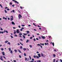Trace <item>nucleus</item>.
Returning <instances> with one entry per match:
<instances>
[{
	"label": "nucleus",
	"instance_id": "nucleus-18",
	"mask_svg": "<svg viewBox=\"0 0 62 62\" xmlns=\"http://www.w3.org/2000/svg\"><path fill=\"white\" fill-rule=\"evenodd\" d=\"M29 41V40H27V41L26 42V43H27Z\"/></svg>",
	"mask_w": 62,
	"mask_h": 62
},
{
	"label": "nucleus",
	"instance_id": "nucleus-53",
	"mask_svg": "<svg viewBox=\"0 0 62 62\" xmlns=\"http://www.w3.org/2000/svg\"><path fill=\"white\" fill-rule=\"evenodd\" d=\"M34 58H36V55L34 56Z\"/></svg>",
	"mask_w": 62,
	"mask_h": 62
},
{
	"label": "nucleus",
	"instance_id": "nucleus-5",
	"mask_svg": "<svg viewBox=\"0 0 62 62\" xmlns=\"http://www.w3.org/2000/svg\"><path fill=\"white\" fill-rule=\"evenodd\" d=\"M37 45L38 46H40V47H41L42 48V46H41L40 45V44H37Z\"/></svg>",
	"mask_w": 62,
	"mask_h": 62
},
{
	"label": "nucleus",
	"instance_id": "nucleus-43",
	"mask_svg": "<svg viewBox=\"0 0 62 62\" xmlns=\"http://www.w3.org/2000/svg\"><path fill=\"white\" fill-rule=\"evenodd\" d=\"M33 40L34 41H36V39H35L34 38L33 39Z\"/></svg>",
	"mask_w": 62,
	"mask_h": 62
},
{
	"label": "nucleus",
	"instance_id": "nucleus-16",
	"mask_svg": "<svg viewBox=\"0 0 62 62\" xmlns=\"http://www.w3.org/2000/svg\"><path fill=\"white\" fill-rule=\"evenodd\" d=\"M8 49L9 51H11V48H9Z\"/></svg>",
	"mask_w": 62,
	"mask_h": 62
},
{
	"label": "nucleus",
	"instance_id": "nucleus-63",
	"mask_svg": "<svg viewBox=\"0 0 62 62\" xmlns=\"http://www.w3.org/2000/svg\"><path fill=\"white\" fill-rule=\"evenodd\" d=\"M14 62H16V60H14Z\"/></svg>",
	"mask_w": 62,
	"mask_h": 62
},
{
	"label": "nucleus",
	"instance_id": "nucleus-31",
	"mask_svg": "<svg viewBox=\"0 0 62 62\" xmlns=\"http://www.w3.org/2000/svg\"><path fill=\"white\" fill-rule=\"evenodd\" d=\"M23 34L24 35H25V36L27 35V34H26V33H23Z\"/></svg>",
	"mask_w": 62,
	"mask_h": 62
},
{
	"label": "nucleus",
	"instance_id": "nucleus-24",
	"mask_svg": "<svg viewBox=\"0 0 62 62\" xmlns=\"http://www.w3.org/2000/svg\"><path fill=\"white\" fill-rule=\"evenodd\" d=\"M29 57L30 58V60H31V56H29Z\"/></svg>",
	"mask_w": 62,
	"mask_h": 62
},
{
	"label": "nucleus",
	"instance_id": "nucleus-28",
	"mask_svg": "<svg viewBox=\"0 0 62 62\" xmlns=\"http://www.w3.org/2000/svg\"><path fill=\"white\" fill-rule=\"evenodd\" d=\"M23 37V38H24V39H25V36H24V35H22Z\"/></svg>",
	"mask_w": 62,
	"mask_h": 62
},
{
	"label": "nucleus",
	"instance_id": "nucleus-33",
	"mask_svg": "<svg viewBox=\"0 0 62 62\" xmlns=\"http://www.w3.org/2000/svg\"><path fill=\"white\" fill-rule=\"evenodd\" d=\"M19 56L20 58H22V56H21V55H19Z\"/></svg>",
	"mask_w": 62,
	"mask_h": 62
},
{
	"label": "nucleus",
	"instance_id": "nucleus-50",
	"mask_svg": "<svg viewBox=\"0 0 62 62\" xmlns=\"http://www.w3.org/2000/svg\"><path fill=\"white\" fill-rule=\"evenodd\" d=\"M33 25H34L35 26H36V25H35V23H33Z\"/></svg>",
	"mask_w": 62,
	"mask_h": 62
},
{
	"label": "nucleus",
	"instance_id": "nucleus-60",
	"mask_svg": "<svg viewBox=\"0 0 62 62\" xmlns=\"http://www.w3.org/2000/svg\"><path fill=\"white\" fill-rule=\"evenodd\" d=\"M22 26L23 27V26H24V25H22Z\"/></svg>",
	"mask_w": 62,
	"mask_h": 62
},
{
	"label": "nucleus",
	"instance_id": "nucleus-11",
	"mask_svg": "<svg viewBox=\"0 0 62 62\" xmlns=\"http://www.w3.org/2000/svg\"><path fill=\"white\" fill-rule=\"evenodd\" d=\"M18 52H19V53H22V52L20 51V50L19 49H18Z\"/></svg>",
	"mask_w": 62,
	"mask_h": 62
},
{
	"label": "nucleus",
	"instance_id": "nucleus-8",
	"mask_svg": "<svg viewBox=\"0 0 62 62\" xmlns=\"http://www.w3.org/2000/svg\"><path fill=\"white\" fill-rule=\"evenodd\" d=\"M2 54L3 55H5V53L4 52H2Z\"/></svg>",
	"mask_w": 62,
	"mask_h": 62
},
{
	"label": "nucleus",
	"instance_id": "nucleus-37",
	"mask_svg": "<svg viewBox=\"0 0 62 62\" xmlns=\"http://www.w3.org/2000/svg\"><path fill=\"white\" fill-rule=\"evenodd\" d=\"M55 56H56L55 55V54L53 55V57H55Z\"/></svg>",
	"mask_w": 62,
	"mask_h": 62
},
{
	"label": "nucleus",
	"instance_id": "nucleus-2",
	"mask_svg": "<svg viewBox=\"0 0 62 62\" xmlns=\"http://www.w3.org/2000/svg\"><path fill=\"white\" fill-rule=\"evenodd\" d=\"M11 17L12 18H10V21H13V16H11Z\"/></svg>",
	"mask_w": 62,
	"mask_h": 62
},
{
	"label": "nucleus",
	"instance_id": "nucleus-62",
	"mask_svg": "<svg viewBox=\"0 0 62 62\" xmlns=\"http://www.w3.org/2000/svg\"><path fill=\"white\" fill-rule=\"evenodd\" d=\"M15 11V10H13V12H14Z\"/></svg>",
	"mask_w": 62,
	"mask_h": 62
},
{
	"label": "nucleus",
	"instance_id": "nucleus-20",
	"mask_svg": "<svg viewBox=\"0 0 62 62\" xmlns=\"http://www.w3.org/2000/svg\"><path fill=\"white\" fill-rule=\"evenodd\" d=\"M36 57L37 58H39V56H38V55L36 56Z\"/></svg>",
	"mask_w": 62,
	"mask_h": 62
},
{
	"label": "nucleus",
	"instance_id": "nucleus-61",
	"mask_svg": "<svg viewBox=\"0 0 62 62\" xmlns=\"http://www.w3.org/2000/svg\"><path fill=\"white\" fill-rule=\"evenodd\" d=\"M60 61L61 62H62V60H61V59L60 60Z\"/></svg>",
	"mask_w": 62,
	"mask_h": 62
},
{
	"label": "nucleus",
	"instance_id": "nucleus-15",
	"mask_svg": "<svg viewBox=\"0 0 62 62\" xmlns=\"http://www.w3.org/2000/svg\"><path fill=\"white\" fill-rule=\"evenodd\" d=\"M14 34H15L16 33V31L14 30Z\"/></svg>",
	"mask_w": 62,
	"mask_h": 62
},
{
	"label": "nucleus",
	"instance_id": "nucleus-3",
	"mask_svg": "<svg viewBox=\"0 0 62 62\" xmlns=\"http://www.w3.org/2000/svg\"><path fill=\"white\" fill-rule=\"evenodd\" d=\"M0 59H1V60L2 61H3V56H0Z\"/></svg>",
	"mask_w": 62,
	"mask_h": 62
},
{
	"label": "nucleus",
	"instance_id": "nucleus-32",
	"mask_svg": "<svg viewBox=\"0 0 62 62\" xmlns=\"http://www.w3.org/2000/svg\"><path fill=\"white\" fill-rule=\"evenodd\" d=\"M26 32H27V33H29L30 32L29 31H27Z\"/></svg>",
	"mask_w": 62,
	"mask_h": 62
},
{
	"label": "nucleus",
	"instance_id": "nucleus-41",
	"mask_svg": "<svg viewBox=\"0 0 62 62\" xmlns=\"http://www.w3.org/2000/svg\"><path fill=\"white\" fill-rule=\"evenodd\" d=\"M7 10L8 11V10H9V9L8 8L7 9Z\"/></svg>",
	"mask_w": 62,
	"mask_h": 62
},
{
	"label": "nucleus",
	"instance_id": "nucleus-27",
	"mask_svg": "<svg viewBox=\"0 0 62 62\" xmlns=\"http://www.w3.org/2000/svg\"><path fill=\"white\" fill-rule=\"evenodd\" d=\"M41 55L42 56H44V55H43V54L42 53H41Z\"/></svg>",
	"mask_w": 62,
	"mask_h": 62
},
{
	"label": "nucleus",
	"instance_id": "nucleus-49",
	"mask_svg": "<svg viewBox=\"0 0 62 62\" xmlns=\"http://www.w3.org/2000/svg\"><path fill=\"white\" fill-rule=\"evenodd\" d=\"M22 30H23V29H21L20 30V31H22Z\"/></svg>",
	"mask_w": 62,
	"mask_h": 62
},
{
	"label": "nucleus",
	"instance_id": "nucleus-48",
	"mask_svg": "<svg viewBox=\"0 0 62 62\" xmlns=\"http://www.w3.org/2000/svg\"><path fill=\"white\" fill-rule=\"evenodd\" d=\"M1 50L2 51H3V50H4V49H3V48H1Z\"/></svg>",
	"mask_w": 62,
	"mask_h": 62
},
{
	"label": "nucleus",
	"instance_id": "nucleus-45",
	"mask_svg": "<svg viewBox=\"0 0 62 62\" xmlns=\"http://www.w3.org/2000/svg\"><path fill=\"white\" fill-rule=\"evenodd\" d=\"M20 8L21 9H22V8H23L22 7V6L20 7Z\"/></svg>",
	"mask_w": 62,
	"mask_h": 62
},
{
	"label": "nucleus",
	"instance_id": "nucleus-54",
	"mask_svg": "<svg viewBox=\"0 0 62 62\" xmlns=\"http://www.w3.org/2000/svg\"><path fill=\"white\" fill-rule=\"evenodd\" d=\"M19 35H22V34L21 33H20L19 34Z\"/></svg>",
	"mask_w": 62,
	"mask_h": 62
},
{
	"label": "nucleus",
	"instance_id": "nucleus-6",
	"mask_svg": "<svg viewBox=\"0 0 62 62\" xmlns=\"http://www.w3.org/2000/svg\"><path fill=\"white\" fill-rule=\"evenodd\" d=\"M12 24H13V25H15V23H14V22L12 21Z\"/></svg>",
	"mask_w": 62,
	"mask_h": 62
},
{
	"label": "nucleus",
	"instance_id": "nucleus-29",
	"mask_svg": "<svg viewBox=\"0 0 62 62\" xmlns=\"http://www.w3.org/2000/svg\"><path fill=\"white\" fill-rule=\"evenodd\" d=\"M24 56H26V54L25 53H24Z\"/></svg>",
	"mask_w": 62,
	"mask_h": 62
},
{
	"label": "nucleus",
	"instance_id": "nucleus-22",
	"mask_svg": "<svg viewBox=\"0 0 62 62\" xmlns=\"http://www.w3.org/2000/svg\"><path fill=\"white\" fill-rule=\"evenodd\" d=\"M7 44H9V45H10V43L9 42H8V43H7Z\"/></svg>",
	"mask_w": 62,
	"mask_h": 62
},
{
	"label": "nucleus",
	"instance_id": "nucleus-12",
	"mask_svg": "<svg viewBox=\"0 0 62 62\" xmlns=\"http://www.w3.org/2000/svg\"><path fill=\"white\" fill-rule=\"evenodd\" d=\"M14 51L15 52V53H17V50L16 49H15L14 50Z\"/></svg>",
	"mask_w": 62,
	"mask_h": 62
},
{
	"label": "nucleus",
	"instance_id": "nucleus-46",
	"mask_svg": "<svg viewBox=\"0 0 62 62\" xmlns=\"http://www.w3.org/2000/svg\"><path fill=\"white\" fill-rule=\"evenodd\" d=\"M11 38H13V36H12V35L11 36Z\"/></svg>",
	"mask_w": 62,
	"mask_h": 62
},
{
	"label": "nucleus",
	"instance_id": "nucleus-38",
	"mask_svg": "<svg viewBox=\"0 0 62 62\" xmlns=\"http://www.w3.org/2000/svg\"><path fill=\"white\" fill-rule=\"evenodd\" d=\"M15 37H18V35L15 34Z\"/></svg>",
	"mask_w": 62,
	"mask_h": 62
},
{
	"label": "nucleus",
	"instance_id": "nucleus-9",
	"mask_svg": "<svg viewBox=\"0 0 62 62\" xmlns=\"http://www.w3.org/2000/svg\"><path fill=\"white\" fill-rule=\"evenodd\" d=\"M3 19H4V20H7V18H5V17H3Z\"/></svg>",
	"mask_w": 62,
	"mask_h": 62
},
{
	"label": "nucleus",
	"instance_id": "nucleus-42",
	"mask_svg": "<svg viewBox=\"0 0 62 62\" xmlns=\"http://www.w3.org/2000/svg\"><path fill=\"white\" fill-rule=\"evenodd\" d=\"M6 31L5 30H4V31H3V33H5V32H6Z\"/></svg>",
	"mask_w": 62,
	"mask_h": 62
},
{
	"label": "nucleus",
	"instance_id": "nucleus-30",
	"mask_svg": "<svg viewBox=\"0 0 62 62\" xmlns=\"http://www.w3.org/2000/svg\"><path fill=\"white\" fill-rule=\"evenodd\" d=\"M5 13H7V11L6 10H5Z\"/></svg>",
	"mask_w": 62,
	"mask_h": 62
},
{
	"label": "nucleus",
	"instance_id": "nucleus-19",
	"mask_svg": "<svg viewBox=\"0 0 62 62\" xmlns=\"http://www.w3.org/2000/svg\"><path fill=\"white\" fill-rule=\"evenodd\" d=\"M13 51L12 50H11V51L10 53H11V54H13Z\"/></svg>",
	"mask_w": 62,
	"mask_h": 62
},
{
	"label": "nucleus",
	"instance_id": "nucleus-10",
	"mask_svg": "<svg viewBox=\"0 0 62 62\" xmlns=\"http://www.w3.org/2000/svg\"><path fill=\"white\" fill-rule=\"evenodd\" d=\"M41 37L42 38V39H45V36H41Z\"/></svg>",
	"mask_w": 62,
	"mask_h": 62
},
{
	"label": "nucleus",
	"instance_id": "nucleus-40",
	"mask_svg": "<svg viewBox=\"0 0 62 62\" xmlns=\"http://www.w3.org/2000/svg\"><path fill=\"white\" fill-rule=\"evenodd\" d=\"M0 7H1L2 8H3V7H2V5H1V4H0Z\"/></svg>",
	"mask_w": 62,
	"mask_h": 62
},
{
	"label": "nucleus",
	"instance_id": "nucleus-55",
	"mask_svg": "<svg viewBox=\"0 0 62 62\" xmlns=\"http://www.w3.org/2000/svg\"><path fill=\"white\" fill-rule=\"evenodd\" d=\"M45 45H47V44L46 43H45Z\"/></svg>",
	"mask_w": 62,
	"mask_h": 62
},
{
	"label": "nucleus",
	"instance_id": "nucleus-13",
	"mask_svg": "<svg viewBox=\"0 0 62 62\" xmlns=\"http://www.w3.org/2000/svg\"><path fill=\"white\" fill-rule=\"evenodd\" d=\"M8 41L6 40L5 41V43H8Z\"/></svg>",
	"mask_w": 62,
	"mask_h": 62
},
{
	"label": "nucleus",
	"instance_id": "nucleus-57",
	"mask_svg": "<svg viewBox=\"0 0 62 62\" xmlns=\"http://www.w3.org/2000/svg\"><path fill=\"white\" fill-rule=\"evenodd\" d=\"M3 58H4V59H6V57L4 56H3Z\"/></svg>",
	"mask_w": 62,
	"mask_h": 62
},
{
	"label": "nucleus",
	"instance_id": "nucleus-21",
	"mask_svg": "<svg viewBox=\"0 0 62 62\" xmlns=\"http://www.w3.org/2000/svg\"><path fill=\"white\" fill-rule=\"evenodd\" d=\"M23 50H24V51H25V50H26V49L24 48L23 49Z\"/></svg>",
	"mask_w": 62,
	"mask_h": 62
},
{
	"label": "nucleus",
	"instance_id": "nucleus-7",
	"mask_svg": "<svg viewBox=\"0 0 62 62\" xmlns=\"http://www.w3.org/2000/svg\"><path fill=\"white\" fill-rule=\"evenodd\" d=\"M18 17H19V19H20V18H22V16H18Z\"/></svg>",
	"mask_w": 62,
	"mask_h": 62
},
{
	"label": "nucleus",
	"instance_id": "nucleus-51",
	"mask_svg": "<svg viewBox=\"0 0 62 62\" xmlns=\"http://www.w3.org/2000/svg\"><path fill=\"white\" fill-rule=\"evenodd\" d=\"M20 40L21 41H23V39H20Z\"/></svg>",
	"mask_w": 62,
	"mask_h": 62
},
{
	"label": "nucleus",
	"instance_id": "nucleus-23",
	"mask_svg": "<svg viewBox=\"0 0 62 62\" xmlns=\"http://www.w3.org/2000/svg\"><path fill=\"white\" fill-rule=\"evenodd\" d=\"M27 58L26 57H25V61H27Z\"/></svg>",
	"mask_w": 62,
	"mask_h": 62
},
{
	"label": "nucleus",
	"instance_id": "nucleus-36",
	"mask_svg": "<svg viewBox=\"0 0 62 62\" xmlns=\"http://www.w3.org/2000/svg\"><path fill=\"white\" fill-rule=\"evenodd\" d=\"M52 44L53 45V46H54V43H52Z\"/></svg>",
	"mask_w": 62,
	"mask_h": 62
},
{
	"label": "nucleus",
	"instance_id": "nucleus-64",
	"mask_svg": "<svg viewBox=\"0 0 62 62\" xmlns=\"http://www.w3.org/2000/svg\"><path fill=\"white\" fill-rule=\"evenodd\" d=\"M13 29H15L16 28L14 27H13Z\"/></svg>",
	"mask_w": 62,
	"mask_h": 62
},
{
	"label": "nucleus",
	"instance_id": "nucleus-14",
	"mask_svg": "<svg viewBox=\"0 0 62 62\" xmlns=\"http://www.w3.org/2000/svg\"><path fill=\"white\" fill-rule=\"evenodd\" d=\"M38 55L39 57H41V56L40 55V54H38Z\"/></svg>",
	"mask_w": 62,
	"mask_h": 62
},
{
	"label": "nucleus",
	"instance_id": "nucleus-26",
	"mask_svg": "<svg viewBox=\"0 0 62 62\" xmlns=\"http://www.w3.org/2000/svg\"><path fill=\"white\" fill-rule=\"evenodd\" d=\"M20 49H23V47L22 46H20Z\"/></svg>",
	"mask_w": 62,
	"mask_h": 62
},
{
	"label": "nucleus",
	"instance_id": "nucleus-17",
	"mask_svg": "<svg viewBox=\"0 0 62 62\" xmlns=\"http://www.w3.org/2000/svg\"><path fill=\"white\" fill-rule=\"evenodd\" d=\"M40 44L41 45H43V46H44V43H43V44H42L41 43H40Z\"/></svg>",
	"mask_w": 62,
	"mask_h": 62
},
{
	"label": "nucleus",
	"instance_id": "nucleus-1",
	"mask_svg": "<svg viewBox=\"0 0 62 62\" xmlns=\"http://www.w3.org/2000/svg\"><path fill=\"white\" fill-rule=\"evenodd\" d=\"M12 0L13 2H14L15 3H17V4H19V2H17V1L16 0Z\"/></svg>",
	"mask_w": 62,
	"mask_h": 62
},
{
	"label": "nucleus",
	"instance_id": "nucleus-34",
	"mask_svg": "<svg viewBox=\"0 0 62 62\" xmlns=\"http://www.w3.org/2000/svg\"><path fill=\"white\" fill-rule=\"evenodd\" d=\"M31 48H32V46L31 45H30L29 46Z\"/></svg>",
	"mask_w": 62,
	"mask_h": 62
},
{
	"label": "nucleus",
	"instance_id": "nucleus-39",
	"mask_svg": "<svg viewBox=\"0 0 62 62\" xmlns=\"http://www.w3.org/2000/svg\"><path fill=\"white\" fill-rule=\"evenodd\" d=\"M29 58H28L27 60V61H29Z\"/></svg>",
	"mask_w": 62,
	"mask_h": 62
},
{
	"label": "nucleus",
	"instance_id": "nucleus-52",
	"mask_svg": "<svg viewBox=\"0 0 62 62\" xmlns=\"http://www.w3.org/2000/svg\"><path fill=\"white\" fill-rule=\"evenodd\" d=\"M55 59H54V61H53V62H55Z\"/></svg>",
	"mask_w": 62,
	"mask_h": 62
},
{
	"label": "nucleus",
	"instance_id": "nucleus-47",
	"mask_svg": "<svg viewBox=\"0 0 62 62\" xmlns=\"http://www.w3.org/2000/svg\"><path fill=\"white\" fill-rule=\"evenodd\" d=\"M6 33H8V31H6Z\"/></svg>",
	"mask_w": 62,
	"mask_h": 62
},
{
	"label": "nucleus",
	"instance_id": "nucleus-4",
	"mask_svg": "<svg viewBox=\"0 0 62 62\" xmlns=\"http://www.w3.org/2000/svg\"><path fill=\"white\" fill-rule=\"evenodd\" d=\"M16 32L17 33H19V30L17 29L16 30Z\"/></svg>",
	"mask_w": 62,
	"mask_h": 62
},
{
	"label": "nucleus",
	"instance_id": "nucleus-59",
	"mask_svg": "<svg viewBox=\"0 0 62 62\" xmlns=\"http://www.w3.org/2000/svg\"><path fill=\"white\" fill-rule=\"evenodd\" d=\"M9 4H10V5H12V4L11 3H9Z\"/></svg>",
	"mask_w": 62,
	"mask_h": 62
},
{
	"label": "nucleus",
	"instance_id": "nucleus-44",
	"mask_svg": "<svg viewBox=\"0 0 62 62\" xmlns=\"http://www.w3.org/2000/svg\"><path fill=\"white\" fill-rule=\"evenodd\" d=\"M33 39V37H30V39Z\"/></svg>",
	"mask_w": 62,
	"mask_h": 62
},
{
	"label": "nucleus",
	"instance_id": "nucleus-35",
	"mask_svg": "<svg viewBox=\"0 0 62 62\" xmlns=\"http://www.w3.org/2000/svg\"><path fill=\"white\" fill-rule=\"evenodd\" d=\"M15 6V4H13L12 5V7H14Z\"/></svg>",
	"mask_w": 62,
	"mask_h": 62
},
{
	"label": "nucleus",
	"instance_id": "nucleus-56",
	"mask_svg": "<svg viewBox=\"0 0 62 62\" xmlns=\"http://www.w3.org/2000/svg\"><path fill=\"white\" fill-rule=\"evenodd\" d=\"M8 20H10V18H9L8 17Z\"/></svg>",
	"mask_w": 62,
	"mask_h": 62
},
{
	"label": "nucleus",
	"instance_id": "nucleus-58",
	"mask_svg": "<svg viewBox=\"0 0 62 62\" xmlns=\"http://www.w3.org/2000/svg\"><path fill=\"white\" fill-rule=\"evenodd\" d=\"M0 30H1V31H3V29L2 28H0Z\"/></svg>",
	"mask_w": 62,
	"mask_h": 62
},
{
	"label": "nucleus",
	"instance_id": "nucleus-25",
	"mask_svg": "<svg viewBox=\"0 0 62 62\" xmlns=\"http://www.w3.org/2000/svg\"><path fill=\"white\" fill-rule=\"evenodd\" d=\"M37 62H41V61H40V60H37Z\"/></svg>",
	"mask_w": 62,
	"mask_h": 62
}]
</instances>
